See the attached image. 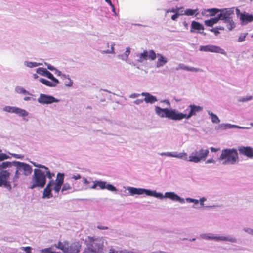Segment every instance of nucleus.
<instances>
[{
	"label": "nucleus",
	"instance_id": "obj_3",
	"mask_svg": "<svg viewBox=\"0 0 253 253\" xmlns=\"http://www.w3.org/2000/svg\"><path fill=\"white\" fill-rule=\"evenodd\" d=\"M35 167L39 169H35L32 176L30 188L33 189L35 188H42L44 187L46 182V177L52 179L54 176V173L51 172L48 167L33 161H30Z\"/></svg>",
	"mask_w": 253,
	"mask_h": 253
},
{
	"label": "nucleus",
	"instance_id": "obj_29",
	"mask_svg": "<svg viewBox=\"0 0 253 253\" xmlns=\"http://www.w3.org/2000/svg\"><path fill=\"white\" fill-rule=\"evenodd\" d=\"M39 81L43 84L46 85L47 86L51 87H56L57 85V84H59V83H54L52 81H49L43 78H40L39 79Z\"/></svg>",
	"mask_w": 253,
	"mask_h": 253
},
{
	"label": "nucleus",
	"instance_id": "obj_59",
	"mask_svg": "<svg viewBox=\"0 0 253 253\" xmlns=\"http://www.w3.org/2000/svg\"><path fill=\"white\" fill-rule=\"evenodd\" d=\"M110 6H111V9H112V11L113 12L114 14L115 15H117V13L116 12L114 5L113 4H112V5H110Z\"/></svg>",
	"mask_w": 253,
	"mask_h": 253
},
{
	"label": "nucleus",
	"instance_id": "obj_25",
	"mask_svg": "<svg viewBox=\"0 0 253 253\" xmlns=\"http://www.w3.org/2000/svg\"><path fill=\"white\" fill-rule=\"evenodd\" d=\"M157 57H158V60L156 63V66L157 68L162 67L167 63L168 60L163 54L158 53L156 54Z\"/></svg>",
	"mask_w": 253,
	"mask_h": 253
},
{
	"label": "nucleus",
	"instance_id": "obj_23",
	"mask_svg": "<svg viewBox=\"0 0 253 253\" xmlns=\"http://www.w3.org/2000/svg\"><path fill=\"white\" fill-rule=\"evenodd\" d=\"M240 20L242 25H246L249 22L253 21V15L244 12L241 15Z\"/></svg>",
	"mask_w": 253,
	"mask_h": 253
},
{
	"label": "nucleus",
	"instance_id": "obj_44",
	"mask_svg": "<svg viewBox=\"0 0 253 253\" xmlns=\"http://www.w3.org/2000/svg\"><path fill=\"white\" fill-rule=\"evenodd\" d=\"M243 230L249 234L253 235V229L250 228L245 227L243 229Z\"/></svg>",
	"mask_w": 253,
	"mask_h": 253
},
{
	"label": "nucleus",
	"instance_id": "obj_7",
	"mask_svg": "<svg viewBox=\"0 0 253 253\" xmlns=\"http://www.w3.org/2000/svg\"><path fill=\"white\" fill-rule=\"evenodd\" d=\"M105 241L102 237L87 236L85 240L86 248L84 253H104Z\"/></svg>",
	"mask_w": 253,
	"mask_h": 253
},
{
	"label": "nucleus",
	"instance_id": "obj_41",
	"mask_svg": "<svg viewBox=\"0 0 253 253\" xmlns=\"http://www.w3.org/2000/svg\"><path fill=\"white\" fill-rule=\"evenodd\" d=\"M9 158H10V157L8 155L4 153H0V163H2L1 162V161Z\"/></svg>",
	"mask_w": 253,
	"mask_h": 253
},
{
	"label": "nucleus",
	"instance_id": "obj_32",
	"mask_svg": "<svg viewBox=\"0 0 253 253\" xmlns=\"http://www.w3.org/2000/svg\"><path fill=\"white\" fill-rule=\"evenodd\" d=\"M219 21L218 16L214 18H211L210 19L206 20L204 21L205 24L209 27L212 26L214 24H216Z\"/></svg>",
	"mask_w": 253,
	"mask_h": 253
},
{
	"label": "nucleus",
	"instance_id": "obj_63",
	"mask_svg": "<svg viewBox=\"0 0 253 253\" xmlns=\"http://www.w3.org/2000/svg\"><path fill=\"white\" fill-rule=\"evenodd\" d=\"M210 149H211V151L212 152H215L218 151L217 149H216L214 147H211Z\"/></svg>",
	"mask_w": 253,
	"mask_h": 253
},
{
	"label": "nucleus",
	"instance_id": "obj_5",
	"mask_svg": "<svg viewBox=\"0 0 253 253\" xmlns=\"http://www.w3.org/2000/svg\"><path fill=\"white\" fill-rule=\"evenodd\" d=\"M130 53V48L128 47L126 48V51L123 54L118 55L117 58L119 59L125 61L130 65L136 67L138 69H139V67L137 66L138 63H142L147 59L153 61L156 58V54L153 50H150L149 51L145 50L142 53H135L133 56L134 57H137V59L134 61L128 59Z\"/></svg>",
	"mask_w": 253,
	"mask_h": 253
},
{
	"label": "nucleus",
	"instance_id": "obj_24",
	"mask_svg": "<svg viewBox=\"0 0 253 253\" xmlns=\"http://www.w3.org/2000/svg\"><path fill=\"white\" fill-rule=\"evenodd\" d=\"M204 29V26L195 21H193L191 23L190 32L193 33L195 32V30H197L200 33L203 34L204 35L206 34L204 32H200V30H203Z\"/></svg>",
	"mask_w": 253,
	"mask_h": 253
},
{
	"label": "nucleus",
	"instance_id": "obj_39",
	"mask_svg": "<svg viewBox=\"0 0 253 253\" xmlns=\"http://www.w3.org/2000/svg\"><path fill=\"white\" fill-rule=\"evenodd\" d=\"M73 82L71 79L70 77L67 79L66 81H64V85L67 87H71L73 85Z\"/></svg>",
	"mask_w": 253,
	"mask_h": 253
},
{
	"label": "nucleus",
	"instance_id": "obj_30",
	"mask_svg": "<svg viewBox=\"0 0 253 253\" xmlns=\"http://www.w3.org/2000/svg\"><path fill=\"white\" fill-rule=\"evenodd\" d=\"M15 91L16 93L18 94L33 95V94L30 93L29 91L26 90L23 87L21 86H16L15 88Z\"/></svg>",
	"mask_w": 253,
	"mask_h": 253
},
{
	"label": "nucleus",
	"instance_id": "obj_38",
	"mask_svg": "<svg viewBox=\"0 0 253 253\" xmlns=\"http://www.w3.org/2000/svg\"><path fill=\"white\" fill-rule=\"evenodd\" d=\"M47 69L44 68H38L36 69V72L41 76H45Z\"/></svg>",
	"mask_w": 253,
	"mask_h": 253
},
{
	"label": "nucleus",
	"instance_id": "obj_52",
	"mask_svg": "<svg viewBox=\"0 0 253 253\" xmlns=\"http://www.w3.org/2000/svg\"><path fill=\"white\" fill-rule=\"evenodd\" d=\"M210 31L211 32H214V34L216 35V36H217L218 35V34L219 33V32L218 31L217 29H216V28H212V29H210Z\"/></svg>",
	"mask_w": 253,
	"mask_h": 253
},
{
	"label": "nucleus",
	"instance_id": "obj_33",
	"mask_svg": "<svg viewBox=\"0 0 253 253\" xmlns=\"http://www.w3.org/2000/svg\"><path fill=\"white\" fill-rule=\"evenodd\" d=\"M42 64V63H37L36 62H31L29 61H25L24 62V66L30 68L36 67L40 65H41Z\"/></svg>",
	"mask_w": 253,
	"mask_h": 253
},
{
	"label": "nucleus",
	"instance_id": "obj_14",
	"mask_svg": "<svg viewBox=\"0 0 253 253\" xmlns=\"http://www.w3.org/2000/svg\"><path fill=\"white\" fill-rule=\"evenodd\" d=\"M92 178L91 177L86 178L85 177H82V181L83 185L79 184H77V183L73 184V188L76 191H83L86 190L88 189H92V181H91Z\"/></svg>",
	"mask_w": 253,
	"mask_h": 253
},
{
	"label": "nucleus",
	"instance_id": "obj_8",
	"mask_svg": "<svg viewBox=\"0 0 253 253\" xmlns=\"http://www.w3.org/2000/svg\"><path fill=\"white\" fill-rule=\"evenodd\" d=\"M223 165H233L239 162L237 150L235 148H226L222 149L218 159Z\"/></svg>",
	"mask_w": 253,
	"mask_h": 253
},
{
	"label": "nucleus",
	"instance_id": "obj_42",
	"mask_svg": "<svg viewBox=\"0 0 253 253\" xmlns=\"http://www.w3.org/2000/svg\"><path fill=\"white\" fill-rule=\"evenodd\" d=\"M247 35V33L241 34L238 39V42H242L243 41H244L245 40V38Z\"/></svg>",
	"mask_w": 253,
	"mask_h": 253
},
{
	"label": "nucleus",
	"instance_id": "obj_60",
	"mask_svg": "<svg viewBox=\"0 0 253 253\" xmlns=\"http://www.w3.org/2000/svg\"><path fill=\"white\" fill-rule=\"evenodd\" d=\"M178 10L179 9L178 8H172L170 10V12H173V13H177L178 11Z\"/></svg>",
	"mask_w": 253,
	"mask_h": 253
},
{
	"label": "nucleus",
	"instance_id": "obj_35",
	"mask_svg": "<svg viewBox=\"0 0 253 253\" xmlns=\"http://www.w3.org/2000/svg\"><path fill=\"white\" fill-rule=\"evenodd\" d=\"M213 235L212 233H202L200 234V237L201 239L205 240H213Z\"/></svg>",
	"mask_w": 253,
	"mask_h": 253
},
{
	"label": "nucleus",
	"instance_id": "obj_4",
	"mask_svg": "<svg viewBox=\"0 0 253 253\" xmlns=\"http://www.w3.org/2000/svg\"><path fill=\"white\" fill-rule=\"evenodd\" d=\"M209 153L207 148H200L192 152L189 157L184 151L181 153L177 152H166L159 153L161 156L175 157L184 160L186 161L195 163H200L202 161H205Z\"/></svg>",
	"mask_w": 253,
	"mask_h": 253
},
{
	"label": "nucleus",
	"instance_id": "obj_56",
	"mask_svg": "<svg viewBox=\"0 0 253 253\" xmlns=\"http://www.w3.org/2000/svg\"><path fill=\"white\" fill-rule=\"evenodd\" d=\"M236 12L237 16L239 18V19H240L241 15L243 13L240 12V11L238 8L236 9Z\"/></svg>",
	"mask_w": 253,
	"mask_h": 253
},
{
	"label": "nucleus",
	"instance_id": "obj_2",
	"mask_svg": "<svg viewBox=\"0 0 253 253\" xmlns=\"http://www.w3.org/2000/svg\"><path fill=\"white\" fill-rule=\"evenodd\" d=\"M123 188L125 189L123 195L126 196L145 194L147 196H153L160 199L166 198L169 199L173 201L184 203V200L174 192H167L163 195L162 193L157 192L156 190H151L144 188H135L131 186H127L126 187L124 186Z\"/></svg>",
	"mask_w": 253,
	"mask_h": 253
},
{
	"label": "nucleus",
	"instance_id": "obj_20",
	"mask_svg": "<svg viewBox=\"0 0 253 253\" xmlns=\"http://www.w3.org/2000/svg\"><path fill=\"white\" fill-rule=\"evenodd\" d=\"M240 128V129H249V127L241 126L236 125H232L229 123H222L219 124L217 126L215 127V129L217 130H224L226 129L231 128Z\"/></svg>",
	"mask_w": 253,
	"mask_h": 253
},
{
	"label": "nucleus",
	"instance_id": "obj_13",
	"mask_svg": "<svg viewBox=\"0 0 253 253\" xmlns=\"http://www.w3.org/2000/svg\"><path fill=\"white\" fill-rule=\"evenodd\" d=\"M37 101L41 104L48 105L55 102H59L60 100L52 95L41 93L37 99Z\"/></svg>",
	"mask_w": 253,
	"mask_h": 253
},
{
	"label": "nucleus",
	"instance_id": "obj_64",
	"mask_svg": "<svg viewBox=\"0 0 253 253\" xmlns=\"http://www.w3.org/2000/svg\"><path fill=\"white\" fill-rule=\"evenodd\" d=\"M106 2H107L109 5H112L113 4L111 1V0H105Z\"/></svg>",
	"mask_w": 253,
	"mask_h": 253
},
{
	"label": "nucleus",
	"instance_id": "obj_1",
	"mask_svg": "<svg viewBox=\"0 0 253 253\" xmlns=\"http://www.w3.org/2000/svg\"><path fill=\"white\" fill-rule=\"evenodd\" d=\"M188 110V113L186 114L176 109L161 108L157 106L155 107V113L159 117L167 118L175 121H181L184 119L189 120L193 116H195L197 113L201 112L203 110V107L195 104H190L187 109L184 110V112Z\"/></svg>",
	"mask_w": 253,
	"mask_h": 253
},
{
	"label": "nucleus",
	"instance_id": "obj_12",
	"mask_svg": "<svg viewBox=\"0 0 253 253\" xmlns=\"http://www.w3.org/2000/svg\"><path fill=\"white\" fill-rule=\"evenodd\" d=\"M92 189H107L111 192H116L117 189L113 185L108 183L106 181L101 180L92 181Z\"/></svg>",
	"mask_w": 253,
	"mask_h": 253
},
{
	"label": "nucleus",
	"instance_id": "obj_40",
	"mask_svg": "<svg viewBox=\"0 0 253 253\" xmlns=\"http://www.w3.org/2000/svg\"><path fill=\"white\" fill-rule=\"evenodd\" d=\"M252 98L253 97L252 96H249L246 97L240 98L238 100L239 102H244L252 100Z\"/></svg>",
	"mask_w": 253,
	"mask_h": 253
},
{
	"label": "nucleus",
	"instance_id": "obj_26",
	"mask_svg": "<svg viewBox=\"0 0 253 253\" xmlns=\"http://www.w3.org/2000/svg\"><path fill=\"white\" fill-rule=\"evenodd\" d=\"M180 69L186 70L187 71L195 72L203 71V70L200 68H194V67H189V66H186L184 64H182V63L179 64L178 65V66L176 68V70H179Z\"/></svg>",
	"mask_w": 253,
	"mask_h": 253
},
{
	"label": "nucleus",
	"instance_id": "obj_58",
	"mask_svg": "<svg viewBox=\"0 0 253 253\" xmlns=\"http://www.w3.org/2000/svg\"><path fill=\"white\" fill-rule=\"evenodd\" d=\"M60 76H61L62 79H67L68 78H70V76L69 75H66V74H62V75H60Z\"/></svg>",
	"mask_w": 253,
	"mask_h": 253
},
{
	"label": "nucleus",
	"instance_id": "obj_51",
	"mask_svg": "<svg viewBox=\"0 0 253 253\" xmlns=\"http://www.w3.org/2000/svg\"><path fill=\"white\" fill-rule=\"evenodd\" d=\"M23 250L26 252V253H31V248L30 247H23Z\"/></svg>",
	"mask_w": 253,
	"mask_h": 253
},
{
	"label": "nucleus",
	"instance_id": "obj_22",
	"mask_svg": "<svg viewBox=\"0 0 253 253\" xmlns=\"http://www.w3.org/2000/svg\"><path fill=\"white\" fill-rule=\"evenodd\" d=\"M240 154L245 155L249 158L253 157V149L250 147L242 146L238 148Z\"/></svg>",
	"mask_w": 253,
	"mask_h": 253
},
{
	"label": "nucleus",
	"instance_id": "obj_9",
	"mask_svg": "<svg viewBox=\"0 0 253 253\" xmlns=\"http://www.w3.org/2000/svg\"><path fill=\"white\" fill-rule=\"evenodd\" d=\"M64 179V174L58 173L56 176V179L54 181L50 180L44 189L43 193V198H50L52 197L51 190H53L56 193H58L61 189Z\"/></svg>",
	"mask_w": 253,
	"mask_h": 253
},
{
	"label": "nucleus",
	"instance_id": "obj_53",
	"mask_svg": "<svg viewBox=\"0 0 253 253\" xmlns=\"http://www.w3.org/2000/svg\"><path fill=\"white\" fill-rule=\"evenodd\" d=\"M215 163V161L214 159H212V158H211V159H208L205 163L206 164H209V163Z\"/></svg>",
	"mask_w": 253,
	"mask_h": 253
},
{
	"label": "nucleus",
	"instance_id": "obj_17",
	"mask_svg": "<svg viewBox=\"0 0 253 253\" xmlns=\"http://www.w3.org/2000/svg\"><path fill=\"white\" fill-rule=\"evenodd\" d=\"M180 197L181 198V197ZM182 199L184 200V203L180 202L181 204L185 203V201H186L187 203H193L194 204L193 207L194 208H199L198 207L196 206L199 203H200L201 206L203 208H211L214 207V206L205 205L204 202L207 200V199L204 197L201 198L199 200L190 197L186 198L185 199L183 198H182ZM179 202L180 203V202Z\"/></svg>",
	"mask_w": 253,
	"mask_h": 253
},
{
	"label": "nucleus",
	"instance_id": "obj_36",
	"mask_svg": "<svg viewBox=\"0 0 253 253\" xmlns=\"http://www.w3.org/2000/svg\"><path fill=\"white\" fill-rule=\"evenodd\" d=\"M45 76L47 77L48 79H50L51 81H53L54 83H59V81L55 78L53 74H51L50 72H49L48 70H47L46 72H45Z\"/></svg>",
	"mask_w": 253,
	"mask_h": 253
},
{
	"label": "nucleus",
	"instance_id": "obj_61",
	"mask_svg": "<svg viewBox=\"0 0 253 253\" xmlns=\"http://www.w3.org/2000/svg\"><path fill=\"white\" fill-rule=\"evenodd\" d=\"M161 102L165 103L168 105V106H169L170 105V102L168 100H164L161 101Z\"/></svg>",
	"mask_w": 253,
	"mask_h": 253
},
{
	"label": "nucleus",
	"instance_id": "obj_34",
	"mask_svg": "<svg viewBox=\"0 0 253 253\" xmlns=\"http://www.w3.org/2000/svg\"><path fill=\"white\" fill-rule=\"evenodd\" d=\"M198 9L197 8L195 9H186L184 11V13L181 14V15L187 16H193L195 15V16H196L198 14Z\"/></svg>",
	"mask_w": 253,
	"mask_h": 253
},
{
	"label": "nucleus",
	"instance_id": "obj_31",
	"mask_svg": "<svg viewBox=\"0 0 253 253\" xmlns=\"http://www.w3.org/2000/svg\"><path fill=\"white\" fill-rule=\"evenodd\" d=\"M207 113L208 115L210 116L211 122L213 123L218 124L220 123V120L216 114H214L210 110H208Z\"/></svg>",
	"mask_w": 253,
	"mask_h": 253
},
{
	"label": "nucleus",
	"instance_id": "obj_16",
	"mask_svg": "<svg viewBox=\"0 0 253 253\" xmlns=\"http://www.w3.org/2000/svg\"><path fill=\"white\" fill-rule=\"evenodd\" d=\"M5 169H0V187L3 186L9 190L11 189L10 182L8 181L10 173Z\"/></svg>",
	"mask_w": 253,
	"mask_h": 253
},
{
	"label": "nucleus",
	"instance_id": "obj_21",
	"mask_svg": "<svg viewBox=\"0 0 253 253\" xmlns=\"http://www.w3.org/2000/svg\"><path fill=\"white\" fill-rule=\"evenodd\" d=\"M213 240L215 241H228L231 243H236L237 239L231 236H221L218 234L213 235Z\"/></svg>",
	"mask_w": 253,
	"mask_h": 253
},
{
	"label": "nucleus",
	"instance_id": "obj_57",
	"mask_svg": "<svg viewBox=\"0 0 253 253\" xmlns=\"http://www.w3.org/2000/svg\"><path fill=\"white\" fill-rule=\"evenodd\" d=\"M179 16V14L175 13V14L171 16V19L173 20H176L177 19V18Z\"/></svg>",
	"mask_w": 253,
	"mask_h": 253
},
{
	"label": "nucleus",
	"instance_id": "obj_27",
	"mask_svg": "<svg viewBox=\"0 0 253 253\" xmlns=\"http://www.w3.org/2000/svg\"><path fill=\"white\" fill-rule=\"evenodd\" d=\"M141 95L145 97L144 100L147 103L153 104L157 101V98L149 93L142 92Z\"/></svg>",
	"mask_w": 253,
	"mask_h": 253
},
{
	"label": "nucleus",
	"instance_id": "obj_15",
	"mask_svg": "<svg viewBox=\"0 0 253 253\" xmlns=\"http://www.w3.org/2000/svg\"><path fill=\"white\" fill-rule=\"evenodd\" d=\"M199 50L200 51L217 53L224 55H226V52L223 49L219 46L212 44L201 45L199 47Z\"/></svg>",
	"mask_w": 253,
	"mask_h": 253
},
{
	"label": "nucleus",
	"instance_id": "obj_47",
	"mask_svg": "<svg viewBox=\"0 0 253 253\" xmlns=\"http://www.w3.org/2000/svg\"><path fill=\"white\" fill-rule=\"evenodd\" d=\"M140 95H141L140 94L134 93L130 94L129 96V97L131 98H135L138 97Z\"/></svg>",
	"mask_w": 253,
	"mask_h": 253
},
{
	"label": "nucleus",
	"instance_id": "obj_54",
	"mask_svg": "<svg viewBox=\"0 0 253 253\" xmlns=\"http://www.w3.org/2000/svg\"><path fill=\"white\" fill-rule=\"evenodd\" d=\"M24 100V101H30V100H35V98H33L31 97H29V96H26L24 98H23Z\"/></svg>",
	"mask_w": 253,
	"mask_h": 253
},
{
	"label": "nucleus",
	"instance_id": "obj_50",
	"mask_svg": "<svg viewBox=\"0 0 253 253\" xmlns=\"http://www.w3.org/2000/svg\"><path fill=\"white\" fill-rule=\"evenodd\" d=\"M97 229L99 230H107L108 229V227L105 226H102L101 225H98L97 226Z\"/></svg>",
	"mask_w": 253,
	"mask_h": 253
},
{
	"label": "nucleus",
	"instance_id": "obj_11",
	"mask_svg": "<svg viewBox=\"0 0 253 253\" xmlns=\"http://www.w3.org/2000/svg\"><path fill=\"white\" fill-rule=\"evenodd\" d=\"M57 247L64 253H78L81 249V244L78 242L71 244L67 241L59 242Z\"/></svg>",
	"mask_w": 253,
	"mask_h": 253
},
{
	"label": "nucleus",
	"instance_id": "obj_55",
	"mask_svg": "<svg viewBox=\"0 0 253 253\" xmlns=\"http://www.w3.org/2000/svg\"><path fill=\"white\" fill-rule=\"evenodd\" d=\"M54 74L57 75L58 76L62 75V72L56 68L55 69V70H54Z\"/></svg>",
	"mask_w": 253,
	"mask_h": 253
},
{
	"label": "nucleus",
	"instance_id": "obj_37",
	"mask_svg": "<svg viewBox=\"0 0 253 253\" xmlns=\"http://www.w3.org/2000/svg\"><path fill=\"white\" fill-rule=\"evenodd\" d=\"M62 188L61 189V192L64 193L65 191L72 190V188L70 184L68 183H63V184L62 185Z\"/></svg>",
	"mask_w": 253,
	"mask_h": 253
},
{
	"label": "nucleus",
	"instance_id": "obj_48",
	"mask_svg": "<svg viewBox=\"0 0 253 253\" xmlns=\"http://www.w3.org/2000/svg\"><path fill=\"white\" fill-rule=\"evenodd\" d=\"M143 101H144V99H136V100H135L134 101V103L135 104H137V105H139L141 103H142L143 102Z\"/></svg>",
	"mask_w": 253,
	"mask_h": 253
},
{
	"label": "nucleus",
	"instance_id": "obj_45",
	"mask_svg": "<svg viewBox=\"0 0 253 253\" xmlns=\"http://www.w3.org/2000/svg\"><path fill=\"white\" fill-rule=\"evenodd\" d=\"M45 65L47 66L48 69L50 70V71H54V70L56 69V68H55L52 65L48 64L47 63H45Z\"/></svg>",
	"mask_w": 253,
	"mask_h": 253
},
{
	"label": "nucleus",
	"instance_id": "obj_43",
	"mask_svg": "<svg viewBox=\"0 0 253 253\" xmlns=\"http://www.w3.org/2000/svg\"><path fill=\"white\" fill-rule=\"evenodd\" d=\"M11 156H12L14 158L19 159H23L24 158V156L21 154H17L14 153H9Z\"/></svg>",
	"mask_w": 253,
	"mask_h": 253
},
{
	"label": "nucleus",
	"instance_id": "obj_19",
	"mask_svg": "<svg viewBox=\"0 0 253 253\" xmlns=\"http://www.w3.org/2000/svg\"><path fill=\"white\" fill-rule=\"evenodd\" d=\"M115 43L114 42H107L104 46L100 47V52L102 54H115L114 46Z\"/></svg>",
	"mask_w": 253,
	"mask_h": 253
},
{
	"label": "nucleus",
	"instance_id": "obj_10",
	"mask_svg": "<svg viewBox=\"0 0 253 253\" xmlns=\"http://www.w3.org/2000/svg\"><path fill=\"white\" fill-rule=\"evenodd\" d=\"M218 12H220V14L217 16L219 20H221L226 23L227 28L229 30L233 29L235 27V24L232 18L234 8L218 9Z\"/></svg>",
	"mask_w": 253,
	"mask_h": 253
},
{
	"label": "nucleus",
	"instance_id": "obj_6",
	"mask_svg": "<svg viewBox=\"0 0 253 253\" xmlns=\"http://www.w3.org/2000/svg\"><path fill=\"white\" fill-rule=\"evenodd\" d=\"M12 167H14L15 169V174L13 177V182L17 181L22 175L26 177L30 175L33 171L32 167L25 162L13 161L0 163V169H6Z\"/></svg>",
	"mask_w": 253,
	"mask_h": 253
},
{
	"label": "nucleus",
	"instance_id": "obj_62",
	"mask_svg": "<svg viewBox=\"0 0 253 253\" xmlns=\"http://www.w3.org/2000/svg\"><path fill=\"white\" fill-rule=\"evenodd\" d=\"M109 253H118V252L116 251L115 249L111 248L109 250Z\"/></svg>",
	"mask_w": 253,
	"mask_h": 253
},
{
	"label": "nucleus",
	"instance_id": "obj_49",
	"mask_svg": "<svg viewBox=\"0 0 253 253\" xmlns=\"http://www.w3.org/2000/svg\"><path fill=\"white\" fill-rule=\"evenodd\" d=\"M42 253H57L52 252L50 249H45L42 251Z\"/></svg>",
	"mask_w": 253,
	"mask_h": 253
},
{
	"label": "nucleus",
	"instance_id": "obj_18",
	"mask_svg": "<svg viewBox=\"0 0 253 253\" xmlns=\"http://www.w3.org/2000/svg\"><path fill=\"white\" fill-rule=\"evenodd\" d=\"M3 110L8 113L18 114L19 116L23 117H27L29 114L26 110L15 106H6L3 108Z\"/></svg>",
	"mask_w": 253,
	"mask_h": 253
},
{
	"label": "nucleus",
	"instance_id": "obj_46",
	"mask_svg": "<svg viewBox=\"0 0 253 253\" xmlns=\"http://www.w3.org/2000/svg\"><path fill=\"white\" fill-rule=\"evenodd\" d=\"M81 178H82L81 176L79 174L73 175L71 177V178L74 179L75 180H79V179H81Z\"/></svg>",
	"mask_w": 253,
	"mask_h": 253
},
{
	"label": "nucleus",
	"instance_id": "obj_28",
	"mask_svg": "<svg viewBox=\"0 0 253 253\" xmlns=\"http://www.w3.org/2000/svg\"><path fill=\"white\" fill-rule=\"evenodd\" d=\"M218 12V9L217 8L204 9L201 10V14L205 17L214 16Z\"/></svg>",
	"mask_w": 253,
	"mask_h": 253
}]
</instances>
